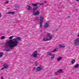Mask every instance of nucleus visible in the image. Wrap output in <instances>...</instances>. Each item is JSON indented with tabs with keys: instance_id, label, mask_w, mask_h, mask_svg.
<instances>
[{
	"instance_id": "obj_22",
	"label": "nucleus",
	"mask_w": 79,
	"mask_h": 79,
	"mask_svg": "<svg viewBox=\"0 0 79 79\" xmlns=\"http://www.w3.org/2000/svg\"><path fill=\"white\" fill-rule=\"evenodd\" d=\"M3 55V53L2 52H0V57H2Z\"/></svg>"
},
{
	"instance_id": "obj_24",
	"label": "nucleus",
	"mask_w": 79,
	"mask_h": 79,
	"mask_svg": "<svg viewBox=\"0 0 79 79\" xmlns=\"http://www.w3.org/2000/svg\"><path fill=\"white\" fill-rule=\"evenodd\" d=\"M5 38V36H2L1 37V39L2 40H3Z\"/></svg>"
},
{
	"instance_id": "obj_18",
	"label": "nucleus",
	"mask_w": 79,
	"mask_h": 79,
	"mask_svg": "<svg viewBox=\"0 0 79 79\" xmlns=\"http://www.w3.org/2000/svg\"><path fill=\"white\" fill-rule=\"evenodd\" d=\"M58 50V48H56L54 49V51H51V52H56V51H57V50Z\"/></svg>"
},
{
	"instance_id": "obj_20",
	"label": "nucleus",
	"mask_w": 79,
	"mask_h": 79,
	"mask_svg": "<svg viewBox=\"0 0 79 79\" xmlns=\"http://www.w3.org/2000/svg\"><path fill=\"white\" fill-rule=\"evenodd\" d=\"M28 10H32V7L31 6H28Z\"/></svg>"
},
{
	"instance_id": "obj_16",
	"label": "nucleus",
	"mask_w": 79,
	"mask_h": 79,
	"mask_svg": "<svg viewBox=\"0 0 79 79\" xmlns=\"http://www.w3.org/2000/svg\"><path fill=\"white\" fill-rule=\"evenodd\" d=\"M47 54L48 55H49L50 56H51L52 55V53H51L50 52H47Z\"/></svg>"
},
{
	"instance_id": "obj_26",
	"label": "nucleus",
	"mask_w": 79,
	"mask_h": 79,
	"mask_svg": "<svg viewBox=\"0 0 79 79\" xmlns=\"http://www.w3.org/2000/svg\"><path fill=\"white\" fill-rule=\"evenodd\" d=\"M13 37H14V36H10V37H9V39H13Z\"/></svg>"
},
{
	"instance_id": "obj_29",
	"label": "nucleus",
	"mask_w": 79,
	"mask_h": 79,
	"mask_svg": "<svg viewBox=\"0 0 79 79\" xmlns=\"http://www.w3.org/2000/svg\"><path fill=\"white\" fill-rule=\"evenodd\" d=\"M36 19L37 20H39V17H37L36 18Z\"/></svg>"
},
{
	"instance_id": "obj_8",
	"label": "nucleus",
	"mask_w": 79,
	"mask_h": 79,
	"mask_svg": "<svg viewBox=\"0 0 79 79\" xmlns=\"http://www.w3.org/2000/svg\"><path fill=\"white\" fill-rule=\"evenodd\" d=\"M42 69V66H40L38 67L36 69V70L37 71H40V70H41Z\"/></svg>"
},
{
	"instance_id": "obj_17",
	"label": "nucleus",
	"mask_w": 79,
	"mask_h": 79,
	"mask_svg": "<svg viewBox=\"0 0 79 79\" xmlns=\"http://www.w3.org/2000/svg\"><path fill=\"white\" fill-rule=\"evenodd\" d=\"M62 72H63V69H60L57 71V73H62Z\"/></svg>"
},
{
	"instance_id": "obj_21",
	"label": "nucleus",
	"mask_w": 79,
	"mask_h": 79,
	"mask_svg": "<svg viewBox=\"0 0 79 79\" xmlns=\"http://www.w3.org/2000/svg\"><path fill=\"white\" fill-rule=\"evenodd\" d=\"M9 49H10L8 48H5V51H8V50H9Z\"/></svg>"
},
{
	"instance_id": "obj_12",
	"label": "nucleus",
	"mask_w": 79,
	"mask_h": 79,
	"mask_svg": "<svg viewBox=\"0 0 79 79\" xmlns=\"http://www.w3.org/2000/svg\"><path fill=\"white\" fill-rule=\"evenodd\" d=\"M7 14H11L12 15H14V14H15V12L10 11L7 13Z\"/></svg>"
},
{
	"instance_id": "obj_27",
	"label": "nucleus",
	"mask_w": 79,
	"mask_h": 79,
	"mask_svg": "<svg viewBox=\"0 0 79 79\" xmlns=\"http://www.w3.org/2000/svg\"><path fill=\"white\" fill-rule=\"evenodd\" d=\"M65 46L64 44H62V48H64L65 47Z\"/></svg>"
},
{
	"instance_id": "obj_34",
	"label": "nucleus",
	"mask_w": 79,
	"mask_h": 79,
	"mask_svg": "<svg viewBox=\"0 0 79 79\" xmlns=\"http://www.w3.org/2000/svg\"><path fill=\"white\" fill-rule=\"evenodd\" d=\"M35 68L34 67L33 68V70H35Z\"/></svg>"
},
{
	"instance_id": "obj_1",
	"label": "nucleus",
	"mask_w": 79,
	"mask_h": 79,
	"mask_svg": "<svg viewBox=\"0 0 79 79\" xmlns=\"http://www.w3.org/2000/svg\"><path fill=\"white\" fill-rule=\"evenodd\" d=\"M13 40L14 41L11 40H8L6 43V45L10 49H12L15 47H16L18 45L19 43L18 41H20L21 40V38L19 37L16 38H14Z\"/></svg>"
},
{
	"instance_id": "obj_11",
	"label": "nucleus",
	"mask_w": 79,
	"mask_h": 79,
	"mask_svg": "<svg viewBox=\"0 0 79 79\" xmlns=\"http://www.w3.org/2000/svg\"><path fill=\"white\" fill-rule=\"evenodd\" d=\"M39 8V7L37 6L36 7H34L33 9V12H34L35 11V10H37Z\"/></svg>"
},
{
	"instance_id": "obj_23",
	"label": "nucleus",
	"mask_w": 79,
	"mask_h": 79,
	"mask_svg": "<svg viewBox=\"0 0 79 79\" xmlns=\"http://www.w3.org/2000/svg\"><path fill=\"white\" fill-rule=\"evenodd\" d=\"M35 64L36 66H37L39 64V62L37 61H36L35 62Z\"/></svg>"
},
{
	"instance_id": "obj_32",
	"label": "nucleus",
	"mask_w": 79,
	"mask_h": 79,
	"mask_svg": "<svg viewBox=\"0 0 79 79\" xmlns=\"http://www.w3.org/2000/svg\"><path fill=\"white\" fill-rule=\"evenodd\" d=\"M58 31V30L57 29H55L54 31V32H56V31Z\"/></svg>"
},
{
	"instance_id": "obj_3",
	"label": "nucleus",
	"mask_w": 79,
	"mask_h": 79,
	"mask_svg": "<svg viewBox=\"0 0 79 79\" xmlns=\"http://www.w3.org/2000/svg\"><path fill=\"white\" fill-rule=\"evenodd\" d=\"M40 27H42V26H43V22L44 21V18L42 17V16H40Z\"/></svg>"
},
{
	"instance_id": "obj_6",
	"label": "nucleus",
	"mask_w": 79,
	"mask_h": 79,
	"mask_svg": "<svg viewBox=\"0 0 79 79\" xmlns=\"http://www.w3.org/2000/svg\"><path fill=\"white\" fill-rule=\"evenodd\" d=\"M33 15L34 16H36L40 15V11H37L35 12H33Z\"/></svg>"
},
{
	"instance_id": "obj_37",
	"label": "nucleus",
	"mask_w": 79,
	"mask_h": 79,
	"mask_svg": "<svg viewBox=\"0 0 79 79\" xmlns=\"http://www.w3.org/2000/svg\"><path fill=\"white\" fill-rule=\"evenodd\" d=\"M1 79H4L3 77H1Z\"/></svg>"
},
{
	"instance_id": "obj_15",
	"label": "nucleus",
	"mask_w": 79,
	"mask_h": 79,
	"mask_svg": "<svg viewBox=\"0 0 79 79\" xmlns=\"http://www.w3.org/2000/svg\"><path fill=\"white\" fill-rule=\"evenodd\" d=\"M75 62H76V60H72L71 61V63L72 64H74Z\"/></svg>"
},
{
	"instance_id": "obj_14",
	"label": "nucleus",
	"mask_w": 79,
	"mask_h": 79,
	"mask_svg": "<svg viewBox=\"0 0 79 79\" xmlns=\"http://www.w3.org/2000/svg\"><path fill=\"white\" fill-rule=\"evenodd\" d=\"M55 54H52L51 56V59H53L54 58H55Z\"/></svg>"
},
{
	"instance_id": "obj_19",
	"label": "nucleus",
	"mask_w": 79,
	"mask_h": 79,
	"mask_svg": "<svg viewBox=\"0 0 79 79\" xmlns=\"http://www.w3.org/2000/svg\"><path fill=\"white\" fill-rule=\"evenodd\" d=\"M38 5V3H35V4L33 3L32 4V5L33 6H37Z\"/></svg>"
},
{
	"instance_id": "obj_10",
	"label": "nucleus",
	"mask_w": 79,
	"mask_h": 79,
	"mask_svg": "<svg viewBox=\"0 0 79 79\" xmlns=\"http://www.w3.org/2000/svg\"><path fill=\"white\" fill-rule=\"evenodd\" d=\"M62 57L61 56H59L57 57V61H61L62 60Z\"/></svg>"
},
{
	"instance_id": "obj_31",
	"label": "nucleus",
	"mask_w": 79,
	"mask_h": 79,
	"mask_svg": "<svg viewBox=\"0 0 79 79\" xmlns=\"http://www.w3.org/2000/svg\"><path fill=\"white\" fill-rule=\"evenodd\" d=\"M2 17V14H1V13L0 12V18Z\"/></svg>"
},
{
	"instance_id": "obj_36",
	"label": "nucleus",
	"mask_w": 79,
	"mask_h": 79,
	"mask_svg": "<svg viewBox=\"0 0 79 79\" xmlns=\"http://www.w3.org/2000/svg\"><path fill=\"white\" fill-rule=\"evenodd\" d=\"M77 37H79V34L78 35H77Z\"/></svg>"
},
{
	"instance_id": "obj_28",
	"label": "nucleus",
	"mask_w": 79,
	"mask_h": 79,
	"mask_svg": "<svg viewBox=\"0 0 79 79\" xmlns=\"http://www.w3.org/2000/svg\"><path fill=\"white\" fill-rule=\"evenodd\" d=\"M39 5H44V3H40Z\"/></svg>"
},
{
	"instance_id": "obj_5",
	"label": "nucleus",
	"mask_w": 79,
	"mask_h": 79,
	"mask_svg": "<svg viewBox=\"0 0 79 79\" xmlns=\"http://www.w3.org/2000/svg\"><path fill=\"white\" fill-rule=\"evenodd\" d=\"M32 56L34 58H37L38 56L37 51H35L32 53Z\"/></svg>"
},
{
	"instance_id": "obj_25",
	"label": "nucleus",
	"mask_w": 79,
	"mask_h": 79,
	"mask_svg": "<svg viewBox=\"0 0 79 79\" xmlns=\"http://www.w3.org/2000/svg\"><path fill=\"white\" fill-rule=\"evenodd\" d=\"M58 47L59 48H62V44H59V45H58Z\"/></svg>"
},
{
	"instance_id": "obj_4",
	"label": "nucleus",
	"mask_w": 79,
	"mask_h": 79,
	"mask_svg": "<svg viewBox=\"0 0 79 79\" xmlns=\"http://www.w3.org/2000/svg\"><path fill=\"white\" fill-rule=\"evenodd\" d=\"M73 44L75 46H78L79 45V38L76 39Z\"/></svg>"
},
{
	"instance_id": "obj_38",
	"label": "nucleus",
	"mask_w": 79,
	"mask_h": 79,
	"mask_svg": "<svg viewBox=\"0 0 79 79\" xmlns=\"http://www.w3.org/2000/svg\"><path fill=\"white\" fill-rule=\"evenodd\" d=\"M44 3H47V1H45V2H44Z\"/></svg>"
},
{
	"instance_id": "obj_39",
	"label": "nucleus",
	"mask_w": 79,
	"mask_h": 79,
	"mask_svg": "<svg viewBox=\"0 0 79 79\" xmlns=\"http://www.w3.org/2000/svg\"><path fill=\"white\" fill-rule=\"evenodd\" d=\"M16 7H19V6H15Z\"/></svg>"
},
{
	"instance_id": "obj_9",
	"label": "nucleus",
	"mask_w": 79,
	"mask_h": 79,
	"mask_svg": "<svg viewBox=\"0 0 79 79\" xmlns=\"http://www.w3.org/2000/svg\"><path fill=\"white\" fill-rule=\"evenodd\" d=\"M5 69H8V68H9V66H8V65L7 64H4L3 65Z\"/></svg>"
},
{
	"instance_id": "obj_2",
	"label": "nucleus",
	"mask_w": 79,
	"mask_h": 79,
	"mask_svg": "<svg viewBox=\"0 0 79 79\" xmlns=\"http://www.w3.org/2000/svg\"><path fill=\"white\" fill-rule=\"evenodd\" d=\"M53 37V35L52 34L50 33H48L46 34V36L44 37L43 39V41L45 42L51 40Z\"/></svg>"
},
{
	"instance_id": "obj_35",
	"label": "nucleus",
	"mask_w": 79,
	"mask_h": 79,
	"mask_svg": "<svg viewBox=\"0 0 79 79\" xmlns=\"http://www.w3.org/2000/svg\"><path fill=\"white\" fill-rule=\"evenodd\" d=\"M75 1H77V2H79V0H75Z\"/></svg>"
},
{
	"instance_id": "obj_13",
	"label": "nucleus",
	"mask_w": 79,
	"mask_h": 79,
	"mask_svg": "<svg viewBox=\"0 0 79 79\" xmlns=\"http://www.w3.org/2000/svg\"><path fill=\"white\" fill-rule=\"evenodd\" d=\"M79 64H77L74 66V68H79Z\"/></svg>"
},
{
	"instance_id": "obj_7",
	"label": "nucleus",
	"mask_w": 79,
	"mask_h": 79,
	"mask_svg": "<svg viewBox=\"0 0 79 79\" xmlns=\"http://www.w3.org/2000/svg\"><path fill=\"white\" fill-rule=\"evenodd\" d=\"M49 24H50V22H47L46 23H45L44 25V28H47L48 27H49Z\"/></svg>"
},
{
	"instance_id": "obj_33",
	"label": "nucleus",
	"mask_w": 79,
	"mask_h": 79,
	"mask_svg": "<svg viewBox=\"0 0 79 79\" xmlns=\"http://www.w3.org/2000/svg\"><path fill=\"white\" fill-rule=\"evenodd\" d=\"M9 2V1H6V3H8Z\"/></svg>"
},
{
	"instance_id": "obj_30",
	"label": "nucleus",
	"mask_w": 79,
	"mask_h": 79,
	"mask_svg": "<svg viewBox=\"0 0 79 79\" xmlns=\"http://www.w3.org/2000/svg\"><path fill=\"white\" fill-rule=\"evenodd\" d=\"M5 68H4V67H3V68H2L1 69V70H4V69H5Z\"/></svg>"
}]
</instances>
